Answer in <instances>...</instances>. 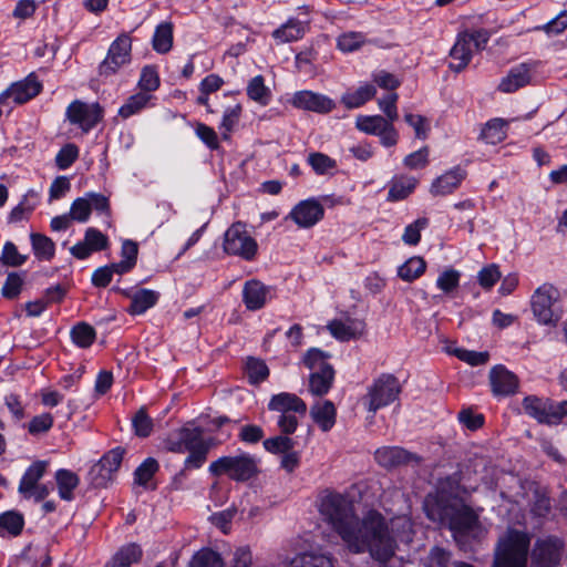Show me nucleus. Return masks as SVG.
I'll use <instances>...</instances> for the list:
<instances>
[{
	"label": "nucleus",
	"instance_id": "6ab92c4d",
	"mask_svg": "<svg viewBox=\"0 0 567 567\" xmlns=\"http://www.w3.org/2000/svg\"><path fill=\"white\" fill-rule=\"evenodd\" d=\"M268 409L279 414L298 413L303 417L307 413V405L298 395L282 392L271 396Z\"/></svg>",
	"mask_w": 567,
	"mask_h": 567
},
{
	"label": "nucleus",
	"instance_id": "7c9ffc66",
	"mask_svg": "<svg viewBox=\"0 0 567 567\" xmlns=\"http://www.w3.org/2000/svg\"><path fill=\"white\" fill-rule=\"evenodd\" d=\"M55 481L61 499L71 502L74 498L73 491L80 483L79 476L69 470L61 468L55 473Z\"/></svg>",
	"mask_w": 567,
	"mask_h": 567
},
{
	"label": "nucleus",
	"instance_id": "393cba45",
	"mask_svg": "<svg viewBox=\"0 0 567 567\" xmlns=\"http://www.w3.org/2000/svg\"><path fill=\"white\" fill-rule=\"evenodd\" d=\"M530 81V72L526 64H519L513 68L508 74L502 79L498 90L504 93H512L527 85Z\"/></svg>",
	"mask_w": 567,
	"mask_h": 567
},
{
	"label": "nucleus",
	"instance_id": "4d7b16f0",
	"mask_svg": "<svg viewBox=\"0 0 567 567\" xmlns=\"http://www.w3.org/2000/svg\"><path fill=\"white\" fill-rule=\"evenodd\" d=\"M158 470V463L155 458H146L134 473L135 483L145 486Z\"/></svg>",
	"mask_w": 567,
	"mask_h": 567
},
{
	"label": "nucleus",
	"instance_id": "2f4dec72",
	"mask_svg": "<svg viewBox=\"0 0 567 567\" xmlns=\"http://www.w3.org/2000/svg\"><path fill=\"white\" fill-rule=\"evenodd\" d=\"M375 93L374 85L367 83L359 86L355 91L344 93L341 96V103L349 110L358 109L372 100Z\"/></svg>",
	"mask_w": 567,
	"mask_h": 567
},
{
	"label": "nucleus",
	"instance_id": "e433bc0d",
	"mask_svg": "<svg viewBox=\"0 0 567 567\" xmlns=\"http://www.w3.org/2000/svg\"><path fill=\"white\" fill-rule=\"evenodd\" d=\"M390 121L381 115H359L355 120V127L370 135H379L386 128Z\"/></svg>",
	"mask_w": 567,
	"mask_h": 567
},
{
	"label": "nucleus",
	"instance_id": "a211bd4d",
	"mask_svg": "<svg viewBox=\"0 0 567 567\" xmlns=\"http://www.w3.org/2000/svg\"><path fill=\"white\" fill-rule=\"evenodd\" d=\"M466 177V171L455 166L436 177L430 187L432 196H446L456 190Z\"/></svg>",
	"mask_w": 567,
	"mask_h": 567
},
{
	"label": "nucleus",
	"instance_id": "774afa93",
	"mask_svg": "<svg viewBox=\"0 0 567 567\" xmlns=\"http://www.w3.org/2000/svg\"><path fill=\"white\" fill-rule=\"evenodd\" d=\"M502 277L497 265H488L484 267L477 276L480 285L484 289H491Z\"/></svg>",
	"mask_w": 567,
	"mask_h": 567
},
{
	"label": "nucleus",
	"instance_id": "f704fd0d",
	"mask_svg": "<svg viewBox=\"0 0 567 567\" xmlns=\"http://www.w3.org/2000/svg\"><path fill=\"white\" fill-rule=\"evenodd\" d=\"M426 269V262L422 257L414 256L409 258L403 265H401L398 269V276L406 282H412L413 280L421 277Z\"/></svg>",
	"mask_w": 567,
	"mask_h": 567
},
{
	"label": "nucleus",
	"instance_id": "f8f14e48",
	"mask_svg": "<svg viewBox=\"0 0 567 567\" xmlns=\"http://www.w3.org/2000/svg\"><path fill=\"white\" fill-rule=\"evenodd\" d=\"M564 543L554 536L538 539L532 550V563L536 567H556L559 565Z\"/></svg>",
	"mask_w": 567,
	"mask_h": 567
},
{
	"label": "nucleus",
	"instance_id": "338daca9",
	"mask_svg": "<svg viewBox=\"0 0 567 567\" xmlns=\"http://www.w3.org/2000/svg\"><path fill=\"white\" fill-rule=\"evenodd\" d=\"M138 86L142 90L141 92L146 93L155 91L159 86V78L153 66H145L142 70Z\"/></svg>",
	"mask_w": 567,
	"mask_h": 567
},
{
	"label": "nucleus",
	"instance_id": "052dcab7",
	"mask_svg": "<svg viewBox=\"0 0 567 567\" xmlns=\"http://www.w3.org/2000/svg\"><path fill=\"white\" fill-rule=\"evenodd\" d=\"M461 272L450 268L444 270L436 280V286L444 291L450 293L455 290L460 285Z\"/></svg>",
	"mask_w": 567,
	"mask_h": 567
},
{
	"label": "nucleus",
	"instance_id": "79ce46f5",
	"mask_svg": "<svg viewBox=\"0 0 567 567\" xmlns=\"http://www.w3.org/2000/svg\"><path fill=\"white\" fill-rule=\"evenodd\" d=\"M289 567H334L330 557L312 553L296 556Z\"/></svg>",
	"mask_w": 567,
	"mask_h": 567
},
{
	"label": "nucleus",
	"instance_id": "37998d69",
	"mask_svg": "<svg viewBox=\"0 0 567 567\" xmlns=\"http://www.w3.org/2000/svg\"><path fill=\"white\" fill-rule=\"evenodd\" d=\"M548 404V402H544L533 395L526 396L523 400V408L525 413L536 419L540 423H547Z\"/></svg>",
	"mask_w": 567,
	"mask_h": 567
},
{
	"label": "nucleus",
	"instance_id": "2eb2a0df",
	"mask_svg": "<svg viewBox=\"0 0 567 567\" xmlns=\"http://www.w3.org/2000/svg\"><path fill=\"white\" fill-rule=\"evenodd\" d=\"M488 379L492 393L495 396H509L518 391V377L502 364L491 369Z\"/></svg>",
	"mask_w": 567,
	"mask_h": 567
},
{
	"label": "nucleus",
	"instance_id": "423d86ee",
	"mask_svg": "<svg viewBox=\"0 0 567 567\" xmlns=\"http://www.w3.org/2000/svg\"><path fill=\"white\" fill-rule=\"evenodd\" d=\"M402 386L396 377L383 373L368 388L363 404L371 413L385 408L399 399Z\"/></svg>",
	"mask_w": 567,
	"mask_h": 567
},
{
	"label": "nucleus",
	"instance_id": "72a5a7b5",
	"mask_svg": "<svg viewBox=\"0 0 567 567\" xmlns=\"http://www.w3.org/2000/svg\"><path fill=\"white\" fill-rule=\"evenodd\" d=\"M247 95L254 102L265 106L270 102L271 91L265 84L262 75L254 76L247 84Z\"/></svg>",
	"mask_w": 567,
	"mask_h": 567
},
{
	"label": "nucleus",
	"instance_id": "bf43d9fd",
	"mask_svg": "<svg viewBox=\"0 0 567 567\" xmlns=\"http://www.w3.org/2000/svg\"><path fill=\"white\" fill-rule=\"evenodd\" d=\"M243 107L240 104L227 107L224 112L220 128L224 130V138H228V133L238 124L241 116Z\"/></svg>",
	"mask_w": 567,
	"mask_h": 567
},
{
	"label": "nucleus",
	"instance_id": "dca6fc26",
	"mask_svg": "<svg viewBox=\"0 0 567 567\" xmlns=\"http://www.w3.org/2000/svg\"><path fill=\"white\" fill-rule=\"evenodd\" d=\"M107 237L96 228L86 229L84 240L71 247L70 252L78 259L87 258L93 251H100L107 247Z\"/></svg>",
	"mask_w": 567,
	"mask_h": 567
},
{
	"label": "nucleus",
	"instance_id": "c9c22d12",
	"mask_svg": "<svg viewBox=\"0 0 567 567\" xmlns=\"http://www.w3.org/2000/svg\"><path fill=\"white\" fill-rule=\"evenodd\" d=\"M33 252L38 259L51 260L54 257L55 245L45 235L33 233L30 235Z\"/></svg>",
	"mask_w": 567,
	"mask_h": 567
},
{
	"label": "nucleus",
	"instance_id": "9d476101",
	"mask_svg": "<svg viewBox=\"0 0 567 567\" xmlns=\"http://www.w3.org/2000/svg\"><path fill=\"white\" fill-rule=\"evenodd\" d=\"M132 39L128 34H120L110 45L106 58L101 62V75L115 74L122 66L131 62Z\"/></svg>",
	"mask_w": 567,
	"mask_h": 567
},
{
	"label": "nucleus",
	"instance_id": "473e14b6",
	"mask_svg": "<svg viewBox=\"0 0 567 567\" xmlns=\"http://www.w3.org/2000/svg\"><path fill=\"white\" fill-rule=\"evenodd\" d=\"M153 96L146 92H138L131 95L125 103L120 107L118 115L123 118H128L138 114L148 106Z\"/></svg>",
	"mask_w": 567,
	"mask_h": 567
},
{
	"label": "nucleus",
	"instance_id": "a18cd8bd",
	"mask_svg": "<svg viewBox=\"0 0 567 567\" xmlns=\"http://www.w3.org/2000/svg\"><path fill=\"white\" fill-rule=\"evenodd\" d=\"M37 192L30 189L22 198V200L10 212L9 223H19L25 219L35 207V203L31 202L30 198L37 197Z\"/></svg>",
	"mask_w": 567,
	"mask_h": 567
},
{
	"label": "nucleus",
	"instance_id": "09e8293b",
	"mask_svg": "<svg viewBox=\"0 0 567 567\" xmlns=\"http://www.w3.org/2000/svg\"><path fill=\"white\" fill-rule=\"evenodd\" d=\"M307 162L318 175L329 174L337 167L333 158L320 152L310 153Z\"/></svg>",
	"mask_w": 567,
	"mask_h": 567
},
{
	"label": "nucleus",
	"instance_id": "1a4fd4ad",
	"mask_svg": "<svg viewBox=\"0 0 567 567\" xmlns=\"http://www.w3.org/2000/svg\"><path fill=\"white\" fill-rule=\"evenodd\" d=\"M49 463L47 461L33 462L22 475L18 492L25 499L41 502L50 494V487L40 481L47 473Z\"/></svg>",
	"mask_w": 567,
	"mask_h": 567
},
{
	"label": "nucleus",
	"instance_id": "6e6552de",
	"mask_svg": "<svg viewBox=\"0 0 567 567\" xmlns=\"http://www.w3.org/2000/svg\"><path fill=\"white\" fill-rule=\"evenodd\" d=\"M258 250L257 241L248 234L245 224L234 223L225 233L224 251L245 260L255 259Z\"/></svg>",
	"mask_w": 567,
	"mask_h": 567
},
{
	"label": "nucleus",
	"instance_id": "69168bd1",
	"mask_svg": "<svg viewBox=\"0 0 567 567\" xmlns=\"http://www.w3.org/2000/svg\"><path fill=\"white\" fill-rule=\"evenodd\" d=\"M78 146L74 144H66L56 154L55 163L60 169H66L78 159Z\"/></svg>",
	"mask_w": 567,
	"mask_h": 567
},
{
	"label": "nucleus",
	"instance_id": "a878e982",
	"mask_svg": "<svg viewBox=\"0 0 567 567\" xmlns=\"http://www.w3.org/2000/svg\"><path fill=\"white\" fill-rule=\"evenodd\" d=\"M466 39L467 38H464L461 33L451 49L450 55L452 61L450 68L455 72L464 70L472 59L473 48Z\"/></svg>",
	"mask_w": 567,
	"mask_h": 567
},
{
	"label": "nucleus",
	"instance_id": "b1692460",
	"mask_svg": "<svg viewBox=\"0 0 567 567\" xmlns=\"http://www.w3.org/2000/svg\"><path fill=\"white\" fill-rule=\"evenodd\" d=\"M374 458L383 467H395L406 464L412 454L399 446H383L375 451Z\"/></svg>",
	"mask_w": 567,
	"mask_h": 567
},
{
	"label": "nucleus",
	"instance_id": "ea45409f",
	"mask_svg": "<svg viewBox=\"0 0 567 567\" xmlns=\"http://www.w3.org/2000/svg\"><path fill=\"white\" fill-rule=\"evenodd\" d=\"M305 34V27L298 20H289L281 28L274 31L272 37L281 43L296 41Z\"/></svg>",
	"mask_w": 567,
	"mask_h": 567
},
{
	"label": "nucleus",
	"instance_id": "ddd939ff",
	"mask_svg": "<svg viewBox=\"0 0 567 567\" xmlns=\"http://www.w3.org/2000/svg\"><path fill=\"white\" fill-rule=\"evenodd\" d=\"M324 216V208L315 198H309L298 203L287 216L300 228H311L318 224Z\"/></svg>",
	"mask_w": 567,
	"mask_h": 567
},
{
	"label": "nucleus",
	"instance_id": "58836bf2",
	"mask_svg": "<svg viewBox=\"0 0 567 567\" xmlns=\"http://www.w3.org/2000/svg\"><path fill=\"white\" fill-rule=\"evenodd\" d=\"M173 45V24L163 22L157 25L153 37V49L158 53H167Z\"/></svg>",
	"mask_w": 567,
	"mask_h": 567
},
{
	"label": "nucleus",
	"instance_id": "3c124183",
	"mask_svg": "<svg viewBox=\"0 0 567 567\" xmlns=\"http://www.w3.org/2000/svg\"><path fill=\"white\" fill-rule=\"evenodd\" d=\"M289 434L285 435H277L270 439H267L264 441V447L266 451L274 453V454H282L287 453L295 447V441L288 436Z\"/></svg>",
	"mask_w": 567,
	"mask_h": 567
},
{
	"label": "nucleus",
	"instance_id": "5701e85b",
	"mask_svg": "<svg viewBox=\"0 0 567 567\" xmlns=\"http://www.w3.org/2000/svg\"><path fill=\"white\" fill-rule=\"evenodd\" d=\"M310 415L323 432H328L336 424L337 410L331 401H320L311 406Z\"/></svg>",
	"mask_w": 567,
	"mask_h": 567
},
{
	"label": "nucleus",
	"instance_id": "c756f323",
	"mask_svg": "<svg viewBox=\"0 0 567 567\" xmlns=\"http://www.w3.org/2000/svg\"><path fill=\"white\" fill-rule=\"evenodd\" d=\"M159 293L151 289H140L131 295L128 312L142 315L157 302Z\"/></svg>",
	"mask_w": 567,
	"mask_h": 567
},
{
	"label": "nucleus",
	"instance_id": "c03bdc74",
	"mask_svg": "<svg viewBox=\"0 0 567 567\" xmlns=\"http://www.w3.org/2000/svg\"><path fill=\"white\" fill-rule=\"evenodd\" d=\"M95 337L94 328L86 322H80L71 330V338L80 348H89L94 342Z\"/></svg>",
	"mask_w": 567,
	"mask_h": 567
},
{
	"label": "nucleus",
	"instance_id": "864d4df0",
	"mask_svg": "<svg viewBox=\"0 0 567 567\" xmlns=\"http://www.w3.org/2000/svg\"><path fill=\"white\" fill-rule=\"evenodd\" d=\"M24 278L18 272H10L2 286L1 295L7 299H16L22 291Z\"/></svg>",
	"mask_w": 567,
	"mask_h": 567
},
{
	"label": "nucleus",
	"instance_id": "0eeeda50",
	"mask_svg": "<svg viewBox=\"0 0 567 567\" xmlns=\"http://www.w3.org/2000/svg\"><path fill=\"white\" fill-rule=\"evenodd\" d=\"M558 290L549 284L538 287L532 296V310L542 324L556 326L561 318L557 302Z\"/></svg>",
	"mask_w": 567,
	"mask_h": 567
},
{
	"label": "nucleus",
	"instance_id": "603ef678",
	"mask_svg": "<svg viewBox=\"0 0 567 567\" xmlns=\"http://www.w3.org/2000/svg\"><path fill=\"white\" fill-rule=\"evenodd\" d=\"M23 527V518L21 515L7 512L0 515V534L7 532L10 535L17 536L21 533Z\"/></svg>",
	"mask_w": 567,
	"mask_h": 567
},
{
	"label": "nucleus",
	"instance_id": "c85d7f7f",
	"mask_svg": "<svg viewBox=\"0 0 567 567\" xmlns=\"http://www.w3.org/2000/svg\"><path fill=\"white\" fill-rule=\"evenodd\" d=\"M334 379L332 367H323L320 371H313L309 377V391L311 394L322 396L329 392Z\"/></svg>",
	"mask_w": 567,
	"mask_h": 567
},
{
	"label": "nucleus",
	"instance_id": "bb28decb",
	"mask_svg": "<svg viewBox=\"0 0 567 567\" xmlns=\"http://www.w3.org/2000/svg\"><path fill=\"white\" fill-rule=\"evenodd\" d=\"M125 450L122 447H115L103 455L100 462L93 467V471H99L103 481L112 478V474L115 473L123 461Z\"/></svg>",
	"mask_w": 567,
	"mask_h": 567
},
{
	"label": "nucleus",
	"instance_id": "9b49d317",
	"mask_svg": "<svg viewBox=\"0 0 567 567\" xmlns=\"http://www.w3.org/2000/svg\"><path fill=\"white\" fill-rule=\"evenodd\" d=\"M65 116L72 125L86 134L103 118V109L99 103L75 100L66 107Z\"/></svg>",
	"mask_w": 567,
	"mask_h": 567
},
{
	"label": "nucleus",
	"instance_id": "13d9d810",
	"mask_svg": "<svg viewBox=\"0 0 567 567\" xmlns=\"http://www.w3.org/2000/svg\"><path fill=\"white\" fill-rule=\"evenodd\" d=\"M429 225V219L425 217L416 219L414 223L408 225L404 229L402 240L410 246H415L420 243L421 230L425 229Z\"/></svg>",
	"mask_w": 567,
	"mask_h": 567
},
{
	"label": "nucleus",
	"instance_id": "4c0bfd02",
	"mask_svg": "<svg viewBox=\"0 0 567 567\" xmlns=\"http://www.w3.org/2000/svg\"><path fill=\"white\" fill-rule=\"evenodd\" d=\"M225 563L219 553L212 548H202L195 553L188 567H224Z\"/></svg>",
	"mask_w": 567,
	"mask_h": 567
},
{
	"label": "nucleus",
	"instance_id": "7ed1b4c3",
	"mask_svg": "<svg viewBox=\"0 0 567 567\" xmlns=\"http://www.w3.org/2000/svg\"><path fill=\"white\" fill-rule=\"evenodd\" d=\"M203 434L202 427L187 423L169 433L164 444L166 450L173 453L188 452L184 467L185 470H197L204 465L210 450V443L204 439Z\"/></svg>",
	"mask_w": 567,
	"mask_h": 567
},
{
	"label": "nucleus",
	"instance_id": "39448f33",
	"mask_svg": "<svg viewBox=\"0 0 567 567\" xmlns=\"http://www.w3.org/2000/svg\"><path fill=\"white\" fill-rule=\"evenodd\" d=\"M529 537L518 530H508L499 540L493 567H526Z\"/></svg>",
	"mask_w": 567,
	"mask_h": 567
},
{
	"label": "nucleus",
	"instance_id": "de8ad7c7",
	"mask_svg": "<svg viewBox=\"0 0 567 567\" xmlns=\"http://www.w3.org/2000/svg\"><path fill=\"white\" fill-rule=\"evenodd\" d=\"M364 43H367L364 34L354 31L342 33L337 39L338 49L346 53L359 50Z\"/></svg>",
	"mask_w": 567,
	"mask_h": 567
},
{
	"label": "nucleus",
	"instance_id": "aec40b11",
	"mask_svg": "<svg viewBox=\"0 0 567 567\" xmlns=\"http://www.w3.org/2000/svg\"><path fill=\"white\" fill-rule=\"evenodd\" d=\"M330 333L340 341H349L360 338L365 329V323L360 319L347 318L332 320L327 326Z\"/></svg>",
	"mask_w": 567,
	"mask_h": 567
},
{
	"label": "nucleus",
	"instance_id": "f3484780",
	"mask_svg": "<svg viewBox=\"0 0 567 567\" xmlns=\"http://www.w3.org/2000/svg\"><path fill=\"white\" fill-rule=\"evenodd\" d=\"M291 103L297 109L317 113H328L334 107V103L331 99L311 91H300L295 93Z\"/></svg>",
	"mask_w": 567,
	"mask_h": 567
},
{
	"label": "nucleus",
	"instance_id": "4468645a",
	"mask_svg": "<svg viewBox=\"0 0 567 567\" xmlns=\"http://www.w3.org/2000/svg\"><path fill=\"white\" fill-rule=\"evenodd\" d=\"M42 85L33 74L28 75L23 81L13 83L8 90L0 94V104H8L12 100L14 104H23L35 97L41 92Z\"/></svg>",
	"mask_w": 567,
	"mask_h": 567
},
{
	"label": "nucleus",
	"instance_id": "0e129e2a",
	"mask_svg": "<svg viewBox=\"0 0 567 567\" xmlns=\"http://www.w3.org/2000/svg\"><path fill=\"white\" fill-rule=\"evenodd\" d=\"M1 259L7 266L19 267L27 261V256L21 255L13 243L7 241L2 248Z\"/></svg>",
	"mask_w": 567,
	"mask_h": 567
},
{
	"label": "nucleus",
	"instance_id": "cd10ccee",
	"mask_svg": "<svg viewBox=\"0 0 567 567\" xmlns=\"http://www.w3.org/2000/svg\"><path fill=\"white\" fill-rule=\"evenodd\" d=\"M143 550L135 543L126 544L118 548L107 563V567H131L141 560Z\"/></svg>",
	"mask_w": 567,
	"mask_h": 567
},
{
	"label": "nucleus",
	"instance_id": "8fccbe9b",
	"mask_svg": "<svg viewBox=\"0 0 567 567\" xmlns=\"http://www.w3.org/2000/svg\"><path fill=\"white\" fill-rule=\"evenodd\" d=\"M246 373L250 383L258 384L267 379L269 370L264 361L249 358L246 362Z\"/></svg>",
	"mask_w": 567,
	"mask_h": 567
},
{
	"label": "nucleus",
	"instance_id": "20e7f679",
	"mask_svg": "<svg viewBox=\"0 0 567 567\" xmlns=\"http://www.w3.org/2000/svg\"><path fill=\"white\" fill-rule=\"evenodd\" d=\"M208 472L216 477L226 476L234 482L243 483L258 475V460L246 452L225 455L212 462Z\"/></svg>",
	"mask_w": 567,
	"mask_h": 567
},
{
	"label": "nucleus",
	"instance_id": "412c9836",
	"mask_svg": "<svg viewBox=\"0 0 567 567\" xmlns=\"http://www.w3.org/2000/svg\"><path fill=\"white\" fill-rule=\"evenodd\" d=\"M268 288L258 280H249L243 289V300L248 310L261 309L268 299Z\"/></svg>",
	"mask_w": 567,
	"mask_h": 567
},
{
	"label": "nucleus",
	"instance_id": "6e6d98bb",
	"mask_svg": "<svg viewBox=\"0 0 567 567\" xmlns=\"http://www.w3.org/2000/svg\"><path fill=\"white\" fill-rule=\"evenodd\" d=\"M447 353H452L455 357H457L460 360L476 367L485 364L488 361V353L487 352H476V351H470L464 349H451L446 348Z\"/></svg>",
	"mask_w": 567,
	"mask_h": 567
},
{
	"label": "nucleus",
	"instance_id": "680f3d73",
	"mask_svg": "<svg viewBox=\"0 0 567 567\" xmlns=\"http://www.w3.org/2000/svg\"><path fill=\"white\" fill-rule=\"evenodd\" d=\"M91 204L86 197L76 198L70 207V216L73 220L85 223L91 216Z\"/></svg>",
	"mask_w": 567,
	"mask_h": 567
},
{
	"label": "nucleus",
	"instance_id": "e2e57ef3",
	"mask_svg": "<svg viewBox=\"0 0 567 567\" xmlns=\"http://www.w3.org/2000/svg\"><path fill=\"white\" fill-rule=\"evenodd\" d=\"M429 156V146H423L422 148L406 155L403 159V164L409 169H422L427 166Z\"/></svg>",
	"mask_w": 567,
	"mask_h": 567
},
{
	"label": "nucleus",
	"instance_id": "49530a36",
	"mask_svg": "<svg viewBox=\"0 0 567 567\" xmlns=\"http://www.w3.org/2000/svg\"><path fill=\"white\" fill-rule=\"evenodd\" d=\"M551 509V502L548 493L544 488L535 487L530 512L537 517H546Z\"/></svg>",
	"mask_w": 567,
	"mask_h": 567
},
{
	"label": "nucleus",
	"instance_id": "4be33fe9",
	"mask_svg": "<svg viewBox=\"0 0 567 567\" xmlns=\"http://www.w3.org/2000/svg\"><path fill=\"white\" fill-rule=\"evenodd\" d=\"M419 179L410 175H395L389 182L386 199L389 202H399L408 198L416 188Z\"/></svg>",
	"mask_w": 567,
	"mask_h": 567
},
{
	"label": "nucleus",
	"instance_id": "a19ab883",
	"mask_svg": "<svg viewBox=\"0 0 567 567\" xmlns=\"http://www.w3.org/2000/svg\"><path fill=\"white\" fill-rule=\"evenodd\" d=\"M481 137L488 144L501 143L506 137V122L501 118L487 122L482 130Z\"/></svg>",
	"mask_w": 567,
	"mask_h": 567
},
{
	"label": "nucleus",
	"instance_id": "f257e3e1",
	"mask_svg": "<svg viewBox=\"0 0 567 567\" xmlns=\"http://www.w3.org/2000/svg\"><path fill=\"white\" fill-rule=\"evenodd\" d=\"M319 512L340 535L349 550L357 554L369 551L379 561H386L394 555L395 542L380 513L370 511L360 522L349 497L329 489L320 495Z\"/></svg>",
	"mask_w": 567,
	"mask_h": 567
},
{
	"label": "nucleus",
	"instance_id": "f03ea898",
	"mask_svg": "<svg viewBox=\"0 0 567 567\" xmlns=\"http://www.w3.org/2000/svg\"><path fill=\"white\" fill-rule=\"evenodd\" d=\"M424 511L431 520L447 524L458 543L480 538L484 532L477 514L471 507L444 493L426 496Z\"/></svg>",
	"mask_w": 567,
	"mask_h": 567
},
{
	"label": "nucleus",
	"instance_id": "5fc2aeb1",
	"mask_svg": "<svg viewBox=\"0 0 567 567\" xmlns=\"http://www.w3.org/2000/svg\"><path fill=\"white\" fill-rule=\"evenodd\" d=\"M134 432L140 437H147L153 431V420L146 413L144 408H141L132 419Z\"/></svg>",
	"mask_w": 567,
	"mask_h": 567
}]
</instances>
